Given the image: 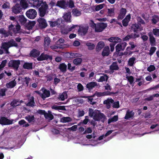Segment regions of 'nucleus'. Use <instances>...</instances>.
Returning a JSON list of instances; mask_svg holds the SVG:
<instances>
[{
  "mask_svg": "<svg viewBox=\"0 0 159 159\" xmlns=\"http://www.w3.org/2000/svg\"><path fill=\"white\" fill-rule=\"evenodd\" d=\"M18 45L15 41L12 39L8 42H4L2 43L1 46V48L4 49L6 54H9V52L8 49L11 47H17Z\"/></svg>",
  "mask_w": 159,
  "mask_h": 159,
  "instance_id": "1",
  "label": "nucleus"
},
{
  "mask_svg": "<svg viewBox=\"0 0 159 159\" xmlns=\"http://www.w3.org/2000/svg\"><path fill=\"white\" fill-rule=\"evenodd\" d=\"M48 9V5L46 2H43L39 9V14L40 16L44 17Z\"/></svg>",
  "mask_w": 159,
  "mask_h": 159,
  "instance_id": "2",
  "label": "nucleus"
},
{
  "mask_svg": "<svg viewBox=\"0 0 159 159\" xmlns=\"http://www.w3.org/2000/svg\"><path fill=\"white\" fill-rule=\"evenodd\" d=\"M41 90L43 92V93L38 91H35V92L39 94V96L43 99L45 100L46 98L50 96V91L49 90L43 87L41 88Z\"/></svg>",
  "mask_w": 159,
  "mask_h": 159,
  "instance_id": "3",
  "label": "nucleus"
},
{
  "mask_svg": "<svg viewBox=\"0 0 159 159\" xmlns=\"http://www.w3.org/2000/svg\"><path fill=\"white\" fill-rule=\"evenodd\" d=\"M89 116L91 117H93V119L97 121L99 120V111H98V112L91 108L89 109Z\"/></svg>",
  "mask_w": 159,
  "mask_h": 159,
  "instance_id": "4",
  "label": "nucleus"
},
{
  "mask_svg": "<svg viewBox=\"0 0 159 159\" xmlns=\"http://www.w3.org/2000/svg\"><path fill=\"white\" fill-rule=\"evenodd\" d=\"M20 64V61L19 60H11L8 63L9 67L12 68L15 70H17Z\"/></svg>",
  "mask_w": 159,
  "mask_h": 159,
  "instance_id": "5",
  "label": "nucleus"
},
{
  "mask_svg": "<svg viewBox=\"0 0 159 159\" xmlns=\"http://www.w3.org/2000/svg\"><path fill=\"white\" fill-rule=\"evenodd\" d=\"M37 13L36 11L34 9H30L26 12V15L29 18L33 19L36 16Z\"/></svg>",
  "mask_w": 159,
  "mask_h": 159,
  "instance_id": "6",
  "label": "nucleus"
},
{
  "mask_svg": "<svg viewBox=\"0 0 159 159\" xmlns=\"http://www.w3.org/2000/svg\"><path fill=\"white\" fill-rule=\"evenodd\" d=\"M89 24V27L92 29H94L95 32H99V23L96 24L93 20H90Z\"/></svg>",
  "mask_w": 159,
  "mask_h": 159,
  "instance_id": "7",
  "label": "nucleus"
},
{
  "mask_svg": "<svg viewBox=\"0 0 159 159\" xmlns=\"http://www.w3.org/2000/svg\"><path fill=\"white\" fill-rule=\"evenodd\" d=\"M13 120H10L7 117H1L0 118V124L2 125H8L13 123Z\"/></svg>",
  "mask_w": 159,
  "mask_h": 159,
  "instance_id": "8",
  "label": "nucleus"
},
{
  "mask_svg": "<svg viewBox=\"0 0 159 159\" xmlns=\"http://www.w3.org/2000/svg\"><path fill=\"white\" fill-rule=\"evenodd\" d=\"M37 60L39 61L47 60L48 59H49L51 60L52 59V56L45 54L43 53H41L40 55L37 58Z\"/></svg>",
  "mask_w": 159,
  "mask_h": 159,
  "instance_id": "9",
  "label": "nucleus"
},
{
  "mask_svg": "<svg viewBox=\"0 0 159 159\" xmlns=\"http://www.w3.org/2000/svg\"><path fill=\"white\" fill-rule=\"evenodd\" d=\"M56 5L63 9H66L68 7V4L66 0H61L58 1Z\"/></svg>",
  "mask_w": 159,
  "mask_h": 159,
  "instance_id": "10",
  "label": "nucleus"
},
{
  "mask_svg": "<svg viewBox=\"0 0 159 159\" xmlns=\"http://www.w3.org/2000/svg\"><path fill=\"white\" fill-rule=\"evenodd\" d=\"M40 54V51L35 48L33 49L30 52L29 56L34 58L38 57Z\"/></svg>",
  "mask_w": 159,
  "mask_h": 159,
  "instance_id": "11",
  "label": "nucleus"
},
{
  "mask_svg": "<svg viewBox=\"0 0 159 159\" xmlns=\"http://www.w3.org/2000/svg\"><path fill=\"white\" fill-rule=\"evenodd\" d=\"M12 11L15 14L20 13L22 11V8L19 4H16L12 8Z\"/></svg>",
  "mask_w": 159,
  "mask_h": 159,
  "instance_id": "12",
  "label": "nucleus"
},
{
  "mask_svg": "<svg viewBox=\"0 0 159 159\" xmlns=\"http://www.w3.org/2000/svg\"><path fill=\"white\" fill-rule=\"evenodd\" d=\"M127 12L126 9L122 7L117 17L119 20L123 19L125 16Z\"/></svg>",
  "mask_w": 159,
  "mask_h": 159,
  "instance_id": "13",
  "label": "nucleus"
},
{
  "mask_svg": "<svg viewBox=\"0 0 159 159\" xmlns=\"http://www.w3.org/2000/svg\"><path fill=\"white\" fill-rule=\"evenodd\" d=\"M38 21L39 23V26L41 28H45L47 26V24L45 19L42 18H39L38 20Z\"/></svg>",
  "mask_w": 159,
  "mask_h": 159,
  "instance_id": "14",
  "label": "nucleus"
},
{
  "mask_svg": "<svg viewBox=\"0 0 159 159\" xmlns=\"http://www.w3.org/2000/svg\"><path fill=\"white\" fill-rule=\"evenodd\" d=\"M148 35L149 37V40L151 45L152 46L156 45V39L154 37L152 33L150 32L148 33Z\"/></svg>",
  "mask_w": 159,
  "mask_h": 159,
  "instance_id": "15",
  "label": "nucleus"
},
{
  "mask_svg": "<svg viewBox=\"0 0 159 159\" xmlns=\"http://www.w3.org/2000/svg\"><path fill=\"white\" fill-rule=\"evenodd\" d=\"M89 27L86 25L84 27H80L78 30L79 32L80 33L81 35H85L88 32Z\"/></svg>",
  "mask_w": 159,
  "mask_h": 159,
  "instance_id": "16",
  "label": "nucleus"
},
{
  "mask_svg": "<svg viewBox=\"0 0 159 159\" xmlns=\"http://www.w3.org/2000/svg\"><path fill=\"white\" fill-rule=\"evenodd\" d=\"M35 23L34 21H29L28 23L26 22L24 25L25 27V29L30 30L32 29Z\"/></svg>",
  "mask_w": 159,
  "mask_h": 159,
  "instance_id": "17",
  "label": "nucleus"
},
{
  "mask_svg": "<svg viewBox=\"0 0 159 159\" xmlns=\"http://www.w3.org/2000/svg\"><path fill=\"white\" fill-rule=\"evenodd\" d=\"M71 13L70 11L65 13L63 16V18L65 21L67 22H71Z\"/></svg>",
  "mask_w": 159,
  "mask_h": 159,
  "instance_id": "18",
  "label": "nucleus"
},
{
  "mask_svg": "<svg viewBox=\"0 0 159 159\" xmlns=\"http://www.w3.org/2000/svg\"><path fill=\"white\" fill-rule=\"evenodd\" d=\"M66 55L68 58H73L77 57H81L82 55L77 53L68 52L66 53Z\"/></svg>",
  "mask_w": 159,
  "mask_h": 159,
  "instance_id": "19",
  "label": "nucleus"
},
{
  "mask_svg": "<svg viewBox=\"0 0 159 159\" xmlns=\"http://www.w3.org/2000/svg\"><path fill=\"white\" fill-rule=\"evenodd\" d=\"M108 40L110 42H112V43L115 44H116L118 42H120L121 39L117 37H112L109 38Z\"/></svg>",
  "mask_w": 159,
  "mask_h": 159,
  "instance_id": "20",
  "label": "nucleus"
},
{
  "mask_svg": "<svg viewBox=\"0 0 159 159\" xmlns=\"http://www.w3.org/2000/svg\"><path fill=\"white\" fill-rule=\"evenodd\" d=\"M16 84V82L15 79H14L6 84V86L8 89H12L15 87Z\"/></svg>",
  "mask_w": 159,
  "mask_h": 159,
  "instance_id": "21",
  "label": "nucleus"
},
{
  "mask_svg": "<svg viewBox=\"0 0 159 159\" xmlns=\"http://www.w3.org/2000/svg\"><path fill=\"white\" fill-rule=\"evenodd\" d=\"M134 113L133 111H130L128 110L126 112L125 116L124 117V119L125 120H128L129 118H132L134 117Z\"/></svg>",
  "mask_w": 159,
  "mask_h": 159,
  "instance_id": "22",
  "label": "nucleus"
},
{
  "mask_svg": "<svg viewBox=\"0 0 159 159\" xmlns=\"http://www.w3.org/2000/svg\"><path fill=\"white\" fill-rule=\"evenodd\" d=\"M72 13L73 16L75 17L79 16L81 15V10L77 8L73 9Z\"/></svg>",
  "mask_w": 159,
  "mask_h": 159,
  "instance_id": "23",
  "label": "nucleus"
},
{
  "mask_svg": "<svg viewBox=\"0 0 159 159\" xmlns=\"http://www.w3.org/2000/svg\"><path fill=\"white\" fill-rule=\"evenodd\" d=\"M109 47L108 46H106L103 48L102 53L103 57L108 56L110 54Z\"/></svg>",
  "mask_w": 159,
  "mask_h": 159,
  "instance_id": "24",
  "label": "nucleus"
},
{
  "mask_svg": "<svg viewBox=\"0 0 159 159\" xmlns=\"http://www.w3.org/2000/svg\"><path fill=\"white\" fill-rule=\"evenodd\" d=\"M65 40L64 39L60 38L57 41L56 44L57 45L59 46V48H65V45L63 44Z\"/></svg>",
  "mask_w": 159,
  "mask_h": 159,
  "instance_id": "25",
  "label": "nucleus"
},
{
  "mask_svg": "<svg viewBox=\"0 0 159 159\" xmlns=\"http://www.w3.org/2000/svg\"><path fill=\"white\" fill-rule=\"evenodd\" d=\"M17 19L22 25H24L27 21V19L23 15H20L17 17Z\"/></svg>",
  "mask_w": 159,
  "mask_h": 159,
  "instance_id": "26",
  "label": "nucleus"
},
{
  "mask_svg": "<svg viewBox=\"0 0 159 159\" xmlns=\"http://www.w3.org/2000/svg\"><path fill=\"white\" fill-rule=\"evenodd\" d=\"M119 69V67L116 62H113L112 64L110 66V70L112 73L114 72V70H117Z\"/></svg>",
  "mask_w": 159,
  "mask_h": 159,
  "instance_id": "27",
  "label": "nucleus"
},
{
  "mask_svg": "<svg viewBox=\"0 0 159 159\" xmlns=\"http://www.w3.org/2000/svg\"><path fill=\"white\" fill-rule=\"evenodd\" d=\"M58 68L60 71L63 73L65 72L67 70V66L64 63L60 64Z\"/></svg>",
  "mask_w": 159,
  "mask_h": 159,
  "instance_id": "28",
  "label": "nucleus"
},
{
  "mask_svg": "<svg viewBox=\"0 0 159 159\" xmlns=\"http://www.w3.org/2000/svg\"><path fill=\"white\" fill-rule=\"evenodd\" d=\"M129 45L131 46V47H128L126 48V50L127 51L130 52L129 54V55H130L132 53V52L130 51V50H132L133 49L135 48L136 46L134 44V42H130L129 43Z\"/></svg>",
  "mask_w": 159,
  "mask_h": 159,
  "instance_id": "29",
  "label": "nucleus"
},
{
  "mask_svg": "<svg viewBox=\"0 0 159 159\" xmlns=\"http://www.w3.org/2000/svg\"><path fill=\"white\" fill-rule=\"evenodd\" d=\"M96 86H97V84L96 82H92L88 83L86 86L89 90L91 91L92 89Z\"/></svg>",
  "mask_w": 159,
  "mask_h": 159,
  "instance_id": "30",
  "label": "nucleus"
},
{
  "mask_svg": "<svg viewBox=\"0 0 159 159\" xmlns=\"http://www.w3.org/2000/svg\"><path fill=\"white\" fill-rule=\"evenodd\" d=\"M43 2V0H35V1L33 2L32 4V5L34 7L38 8L40 6Z\"/></svg>",
  "mask_w": 159,
  "mask_h": 159,
  "instance_id": "31",
  "label": "nucleus"
},
{
  "mask_svg": "<svg viewBox=\"0 0 159 159\" xmlns=\"http://www.w3.org/2000/svg\"><path fill=\"white\" fill-rule=\"evenodd\" d=\"M44 117L46 119H48L50 120H52L54 118L52 114V112L50 111H48V113L46 112L45 114Z\"/></svg>",
  "mask_w": 159,
  "mask_h": 159,
  "instance_id": "32",
  "label": "nucleus"
},
{
  "mask_svg": "<svg viewBox=\"0 0 159 159\" xmlns=\"http://www.w3.org/2000/svg\"><path fill=\"white\" fill-rule=\"evenodd\" d=\"M67 94L66 92H63L62 93H60L57 97L58 99L61 101H64L67 98Z\"/></svg>",
  "mask_w": 159,
  "mask_h": 159,
  "instance_id": "33",
  "label": "nucleus"
},
{
  "mask_svg": "<svg viewBox=\"0 0 159 159\" xmlns=\"http://www.w3.org/2000/svg\"><path fill=\"white\" fill-rule=\"evenodd\" d=\"M152 17L151 20L153 25L156 24L159 21V17L158 16L154 15Z\"/></svg>",
  "mask_w": 159,
  "mask_h": 159,
  "instance_id": "34",
  "label": "nucleus"
},
{
  "mask_svg": "<svg viewBox=\"0 0 159 159\" xmlns=\"http://www.w3.org/2000/svg\"><path fill=\"white\" fill-rule=\"evenodd\" d=\"M23 67L25 69H31L33 68V63H32L25 62L23 65Z\"/></svg>",
  "mask_w": 159,
  "mask_h": 159,
  "instance_id": "35",
  "label": "nucleus"
},
{
  "mask_svg": "<svg viewBox=\"0 0 159 159\" xmlns=\"http://www.w3.org/2000/svg\"><path fill=\"white\" fill-rule=\"evenodd\" d=\"M82 61L81 58L79 57H77L73 60V63L76 66L80 65Z\"/></svg>",
  "mask_w": 159,
  "mask_h": 159,
  "instance_id": "36",
  "label": "nucleus"
},
{
  "mask_svg": "<svg viewBox=\"0 0 159 159\" xmlns=\"http://www.w3.org/2000/svg\"><path fill=\"white\" fill-rule=\"evenodd\" d=\"M51 108L53 109L56 110H66V109L64 106H57L56 105H54L52 106Z\"/></svg>",
  "mask_w": 159,
  "mask_h": 159,
  "instance_id": "37",
  "label": "nucleus"
},
{
  "mask_svg": "<svg viewBox=\"0 0 159 159\" xmlns=\"http://www.w3.org/2000/svg\"><path fill=\"white\" fill-rule=\"evenodd\" d=\"M20 5L22 8L24 9L26 8L28 6V4L26 0H21L20 2Z\"/></svg>",
  "mask_w": 159,
  "mask_h": 159,
  "instance_id": "38",
  "label": "nucleus"
},
{
  "mask_svg": "<svg viewBox=\"0 0 159 159\" xmlns=\"http://www.w3.org/2000/svg\"><path fill=\"white\" fill-rule=\"evenodd\" d=\"M135 60L136 59L134 57H132L129 58L128 63V64L129 66H133L135 63Z\"/></svg>",
  "mask_w": 159,
  "mask_h": 159,
  "instance_id": "39",
  "label": "nucleus"
},
{
  "mask_svg": "<svg viewBox=\"0 0 159 159\" xmlns=\"http://www.w3.org/2000/svg\"><path fill=\"white\" fill-rule=\"evenodd\" d=\"M108 10L107 14L108 16H114L115 15V9L114 8L107 9Z\"/></svg>",
  "mask_w": 159,
  "mask_h": 159,
  "instance_id": "40",
  "label": "nucleus"
},
{
  "mask_svg": "<svg viewBox=\"0 0 159 159\" xmlns=\"http://www.w3.org/2000/svg\"><path fill=\"white\" fill-rule=\"evenodd\" d=\"M11 105L14 107H16L17 106L20 105V104L19 103V100L18 99H14L11 102Z\"/></svg>",
  "mask_w": 159,
  "mask_h": 159,
  "instance_id": "41",
  "label": "nucleus"
},
{
  "mask_svg": "<svg viewBox=\"0 0 159 159\" xmlns=\"http://www.w3.org/2000/svg\"><path fill=\"white\" fill-rule=\"evenodd\" d=\"M72 119L70 117H63L61 119V121L62 123H66L72 121Z\"/></svg>",
  "mask_w": 159,
  "mask_h": 159,
  "instance_id": "42",
  "label": "nucleus"
},
{
  "mask_svg": "<svg viewBox=\"0 0 159 159\" xmlns=\"http://www.w3.org/2000/svg\"><path fill=\"white\" fill-rule=\"evenodd\" d=\"M139 28V26L138 24H134L132 25L131 26V29L134 33H137L138 32V30Z\"/></svg>",
  "mask_w": 159,
  "mask_h": 159,
  "instance_id": "43",
  "label": "nucleus"
},
{
  "mask_svg": "<svg viewBox=\"0 0 159 159\" xmlns=\"http://www.w3.org/2000/svg\"><path fill=\"white\" fill-rule=\"evenodd\" d=\"M25 118L29 123L34 121L35 119L34 116V115H28L27 116H26Z\"/></svg>",
  "mask_w": 159,
  "mask_h": 159,
  "instance_id": "44",
  "label": "nucleus"
},
{
  "mask_svg": "<svg viewBox=\"0 0 159 159\" xmlns=\"http://www.w3.org/2000/svg\"><path fill=\"white\" fill-rule=\"evenodd\" d=\"M107 26L106 23L100 22V32H102Z\"/></svg>",
  "mask_w": 159,
  "mask_h": 159,
  "instance_id": "45",
  "label": "nucleus"
},
{
  "mask_svg": "<svg viewBox=\"0 0 159 159\" xmlns=\"http://www.w3.org/2000/svg\"><path fill=\"white\" fill-rule=\"evenodd\" d=\"M58 20H57L54 21H49V23L51 27H54L60 25V24L59 23H58Z\"/></svg>",
  "mask_w": 159,
  "mask_h": 159,
  "instance_id": "46",
  "label": "nucleus"
},
{
  "mask_svg": "<svg viewBox=\"0 0 159 159\" xmlns=\"http://www.w3.org/2000/svg\"><path fill=\"white\" fill-rule=\"evenodd\" d=\"M86 45L88 47V49L89 50H92L94 48L95 45L93 43L88 42L86 43Z\"/></svg>",
  "mask_w": 159,
  "mask_h": 159,
  "instance_id": "47",
  "label": "nucleus"
},
{
  "mask_svg": "<svg viewBox=\"0 0 159 159\" xmlns=\"http://www.w3.org/2000/svg\"><path fill=\"white\" fill-rule=\"evenodd\" d=\"M153 35L156 37H159V29L157 28L153 29L152 32Z\"/></svg>",
  "mask_w": 159,
  "mask_h": 159,
  "instance_id": "48",
  "label": "nucleus"
},
{
  "mask_svg": "<svg viewBox=\"0 0 159 159\" xmlns=\"http://www.w3.org/2000/svg\"><path fill=\"white\" fill-rule=\"evenodd\" d=\"M137 20L138 24L141 25V24L144 25L145 24V22L140 16H138L137 18Z\"/></svg>",
  "mask_w": 159,
  "mask_h": 159,
  "instance_id": "49",
  "label": "nucleus"
},
{
  "mask_svg": "<svg viewBox=\"0 0 159 159\" xmlns=\"http://www.w3.org/2000/svg\"><path fill=\"white\" fill-rule=\"evenodd\" d=\"M68 4V7L70 8H72L75 7L74 2L71 0H70L69 1H67Z\"/></svg>",
  "mask_w": 159,
  "mask_h": 159,
  "instance_id": "50",
  "label": "nucleus"
},
{
  "mask_svg": "<svg viewBox=\"0 0 159 159\" xmlns=\"http://www.w3.org/2000/svg\"><path fill=\"white\" fill-rule=\"evenodd\" d=\"M34 104V98L32 97L31 99H30V101L27 103V105L28 106L33 107Z\"/></svg>",
  "mask_w": 159,
  "mask_h": 159,
  "instance_id": "51",
  "label": "nucleus"
},
{
  "mask_svg": "<svg viewBox=\"0 0 159 159\" xmlns=\"http://www.w3.org/2000/svg\"><path fill=\"white\" fill-rule=\"evenodd\" d=\"M106 119V116L103 113L100 112V121L104 123Z\"/></svg>",
  "mask_w": 159,
  "mask_h": 159,
  "instance_id": "52",
  "label": "nucleus"
},
{
  "mask_svg": "<svg viewBox=\"0 0 159 159\" xmlns=\"http://www.w3.org/2000/svg\"><path fill=\"white\" fill-rule=\"evenodd\" d=\"M50 39L49 37H46L44 39V45L48 46L49 45L50 43Z\"/></svg>",
  "mask_w": 159,
  "mask_h": 159,
  "instance_id": "53",
  "label": "nucleus"
},
{
  "mask_svg": "<svg viewBox=\"0 0 159 159\" xmlns=\"http://www.w3.org/2000/svg\"><path fill=\"white\" fill-rule=\"evenodd\" d=\"M126 78L129 82L130 84H131L133 83L134 78L132 76H126Z\"/></svg>",
  "mask_w": 159,
  "mask_h": 159,
  "instance_id": "54",
  "label": "nucleus"
},
{
  "mask_svg": "<svg viewBox=\"0 0 159 159\" xmlns=\"http://www.w3.org/2000/svg\"><path fill=\"white\" fill-rule=\"evenodd\" d=\"M114 102V100L112 98L107 99L106 100H105L103 102L104 104H106V105L110 104V103H113Z\"/></svg>",
  "mask_w": 159,
  "mask_h": 159,
  "instance_id": "55",
  "label": "nucleus"
},
{
  "mask_svg": "<svg viewBox=\"0 0 159 159\" xmlns=\"http://www.w3.org/2000/svg\"><path fill=\"white\" fill-rule=\"evenodd\" d=\"M70 32L69 28H63L61 30V33L62 34H67Z\"/></svg>",
  "mask_w": 159,
  "mask_h": 159,
  "instance_id": "56",
  "label": "nucleus"
},
{
  "mask_svg": "<svg viewBox=\"0 0 159 159\" xmlns=\"http://www.w3.org/2000/svg\"><path fill=\"white\" fill-rule=\"evenodd\" d=\"M116 52L119 53L121 50H122V46L120 44H118L116 46Z\"/></svg>",
  "mask_w": 159,
  "mask_h": 159,
  "instance_id": "57",
  "label": "nucleus"
},
{
  "mask_svg": "<svg viewBox=\"0 0 159 159\" xmlns=\"http://www.w3.org/2000/svg\"><path fill=\"white\" fill-rule=\"evenodd\" d=\"M7 88L2 89H0V96L3 97L6 95V92L7 90Z\"/></svg>",
  "mask_w": 159,
  "mask_h": 159,
  "instance_id": "58",
  "label": "nucleus"
},
{
  "mask_svg": "<svg viewBox=\"0 0 159 159\" xmlns=\"http://www.w3.org/2000/svg\"><path fill=\"white\" fill-rule=\"evenodd\" d=\"M117 93V92L114 93L113 92H104L103 93H100V96H102V94H103V95H110L111 94H115Z\"/></svg>",
  "mask_w": 159,
  "mask_h": 159,
  "instance_id": "59",
  "label": "nucleus"
},
{
  "mask_svg": "<svg viewBox=\"0 0 159 159\" xmlns=\"http://www.w3.org/2000/svg\"><path fill=\"white\" fill-rule=\"evenodd\" d=\"M7 63V60H3L0 65V70H2V68H4L6 66V64Z\"/></svg>",
  "mask_w": 159,
  "mask_h": 159,
  "instance_id": "60",
  "label": "nucleus"
},
{
  "mask_svg": "<svg viewBox=\"0 0 159 159\" xmlns=\"http://www.w3.org/2000/svg\"><path fill=\"white\" fill-rule=\"evenodd\" d=\"M2 8L5 9L10 8V4L9 2H6L2 5Z\"/></svg>",
  "mask_w": 159,
  "mask_h": 159,
  "instance_id": "61",
  "label": "nucleus"
},
{
  "mask_svg": "<svg viewBox=\"0 0 159 159\" xmlns=\"http://www.w3.org/2000/svg\"><path fill=\"white\" fill-rule=\"evenodd\" d=\"M155 70V67L153 65H150L147 68L148 71L150 72L154 70Z\"/></svg>",
  "mask_w": 159,
  "mask_h": 159,
  "instance_id": "62",
  "label": "nucleus"
},
{
  "mask_svg": "<svg viewBox=\"0 0 159 159\" xmlns=\"http://www.w3.org/2000/svg\"><path fill=\"white\" fill-rule=\"evenodd\" d=\"M0 34H3L6 36H8V35L6 31L3 28L0 29Z\"/></svg>",
  "mask_w": 159,
  "mask_h": 159,
  "instance_id": "63",
  "label": "nucleus"
},
{
  "mask_svg": "<svg viewBox=\"0 0 159 159\" xmlns=\"http://www.w3.org/2000/svg\"><path fill=\"white\" fill-rule=\"evenodd\" d=\"M156 50V47H152L151 48L150 50L149 51V55L151 56L155 52Z\"/></svg>",
  "mask_w": 159,
  "mask_h": 159,
  "instance_id": "64",
  "label": "nucleus"
}]
</instances>
